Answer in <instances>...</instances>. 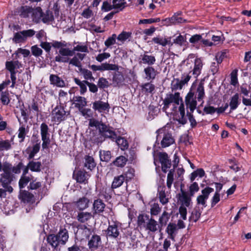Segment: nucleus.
<instances>
[{
    "instance_id": "f704fd0d",
    "label": "nucleus",
    "mask_w": 251,
    "mask_h": 251,
    "mask_svg": "<svg viewBox=\"0 0 251 251\" xmlns=\"http://www.w3.org/2000/svg\"><path fill=\"white\" fill-rule=\"evenodd\" d=\"M127 160L125 156L121 155L116 157L111 164L117 167L123 168L126 165Z\"/></svg>"
},
{
    "instance_id": "09e8293b",
    "label": "nucleus",
    "mask_w": 251,
    "mask_h": 251,
    "mask_svg": "<svg viewBox=\"0 0 251 251\" xmlns=\"http://www.w3.org/2000/svg\"><path fill=\"white\" fill-rule=\"evenodd\" d=\"M134 169L132 168H128L126 171L124 172L122 175L123 176L126 182L131 180L134 176Z\"/></svg>"
},
{
    "instance_id": "864d4df0",
    "label": "nucleus",
    "mask_w": 251,
    "mask_h": 251,
    "mask_svg": "<svg viewBox=\"0 0 251 251\" xmlns=\"http://www.w3.org/2000/svg\"><path fill=\"white\" fill-rule=\"evenodd\" d=\"M228 161V163L230 164L229 168L230 169L235 172L240 171L241 167L239 166V163L235 158L229 159Z\"/></svg>"
},
{
    "instance_id": "2eb2a0df",
    "label": "nucleus",
    "mask_w": 251,
    "mask_h": 251,
    "mask_svg": "<svg viewBox=\"0 0 251 251\" xmlns=\"http://www.w3.org/2000/svg\"><path fill=\"white\" fill-rule=\"evenodd\" d=\"M101 244V238L99 235L95 234L92 235L89 240L88 246L91 251L97 250Z\"/></svg>"
},
{
    "instance_id": "7ed1b4c3",
    "label": "nucleus",
    "mask_w": 251,
    "mask_h": 251,
    "mask_svg": "<svg viewBox=\"0 0 251 251\" xmlns=\"http://www.w3.org/2000/svg\"><path fill=\"white\" fill-rule=\"evenodd\" d=\"M182 102V99L180 97L179 92H175V94L169 93L166 94V97L163 100V111L168 109L172 103L176 105H179V102Z\"/></svg>"
},
{
    "instance_id": "a19ab883",
    "label": "nucleus",
    "mask_w": 251,
    "mask_h": 251,
    "mask_svg": "<svg viewBox=\"0 0 251 251\" xmlns=\"http://www.w3.org/2000/svg\"><path fill=\"white\" fill-rule=\"evenodd\" d=\"M239 95L238 93L235 94L230 99L229 102V106L230 110H234L236 109L240 104L239 101Z\"/></svg>"
},
{
    "instance_id": "6e6552de",
    "label": "nucleus",
    "mask_w": 251,
    "mask_h": 251,
    "mask_svg": "<svg viewBox=\"0 0 251 251\" xmlns=\"http://www.w3.org/2000/svg\"><path fill=\"white\" fill-rule=\"evenodd\" d=\"M72 101H73L75 107L81 111L83 115L84 116L86 114L85 112V111H87V112L91 111L90 109H83L84 107L87 105V101L85 98L79 96H74Z\"/></svg>"
},
{
    "instance_id": "393cba45",
    "label": "nucleus",
    "mask_w": 251,
    "mask_h": 251,
    "mask_svg": "<svg viewBox=\"0 0 251 251\" xmlns=\"http://www.w3.org/2000/svg\"><path fill=\"white\" fill-rule=\"evenodd\" d=\"M158 226L157 222L154 219L151 218L148 221L146 222L144 228L146 230L149 232L154 233L158 230Z\"/></svg>"
},
{
    "instance_id": "774afa93",
    "label": "nucleus",
    "mask_w": 251,
    "mask_h": 251,
    "mask_svg": "<svg viewBox=\"0 0 251 251\" xmlns=\"http://www.w3.org/2000/svg\"><path fill=\"white\" fill-rule=\"evenodd\" d=\"M31 53L35 57H39L42 54L43 50L37 45H34L31 48Z\"/></svg>"
},
{
    "instance_id": "6ab92c4d",
    "label": "nucleus",
    "mask_w": 251,
    "mask_h": 251,
    "mask_svg": "<svg viewBox=\"0 0 251 251\" xmlns=\"http://www.w3.org/2000/svg\"><path fill=\"white\" fill-rule=\"evenodd\" d=\"M49 79L50 84L51 85L59 88H63L66 86L64 80L57 75H50Z\"/></svg>"
},
{
    "instance_id": "9b49d317",
    "label": "nucleus",
    "mask_w": 251,
    "mask_h": 251,
    "mask_svg": "<svg viewBox=\"0 0 251 251\" xmlns=\"http://www.w3.org/2000/svg\"><path fill=\"white\" fill-rule=\"evenodd\" d=\"M110 107L108 102H103L100 100H96L93 102L92 108L99 113L108 112Z\"/></svg>"
},
{
    "instance_id": "5701e85b",
    "label": "nucleus",
    "mask_w": 251,
    "mask_h": 251,
    "mask_svg": "<svg viewBox=\"0 0 251 251\" xmlns=\"http://www.w3.org/2000/svg\"><path fill=\"white\" fill-rule=\"evenodd\" d=\"M56 235L59 240L60 245H64L68 240V231L65 227H60Z\"/></svg>"
},
{
    "instance_id": "c85d7f7f",
    "label": "nucleus",
    "mask_w": 251,
    "mask_h": 251,
    "mask_svg": "<svg viewBox=\"0 0 251 251\" xmlns=\"http://www.w3.org/2000/svg\"><path fill=\"white\" fill-rule=\"evenodd\" d=\"M177 226L175 223H169L166 229V232L168 234V238L172 240L175 241V232L177 230Z\"/></svg>"
},
{
    "instance_id": "680f3d73",
    "label": "nucleus",
    "mask_w": 251,
    "mask_h": 251,
    "mask_svg": "<svg viewBox=\"0 0 251 251\" xmlns=\"http://www.w3.org/2000/svg\"><path fill=\"white\" fill-rule=\"evenodd\" d=\"M175 169H171L167 175V186L168 188H171L174 181V175L175 173Z\"/></svg>"
},
{
    "instance_id": "bb28decb",
    "label": "nucleus",
    "mask_w": 251,
    "mask_h": 251,
    "mask_svg": "<svg viewBox=\"0 0 251 251\" xmlns=\"http://www.w3.org/2000/svg\"><path fill=\"white\" fill-rule=\"evenodd\" d=\"M145 78L148 80H153L157 75V71L152 66H148L144 69Z\"/></svg>"
},
{
    "instance_id": "69168bd1",
    "label": "nucleus",
    "mask_w": 251,
    "mask_h": 251,
    "mask_svg": "<svg viewBox=\"0 0 251 251\" xmlns=\"http://www.w3.org/2000/svg\"><path fill=\"white\" fill-rule=\"evenodd\" d=\"M131 36V33L123 31L117 37L118 40L124 42Z\"/></svg>"
},
{
    "instance_id": "39448f33",
    "label": "nucleus",
    "mask_w": 251,
    "mask_h": 251,
    "mask_svg": "<svg viewBox=\"0 0 251 251\" xmlns=\"http://www.w3.org/2000/svg\"><path fill=\"white\" fill-rule=\"evenodd\" d=\"M195 82H194L191 86L190 90L187 93V95L185 98V102L186 106L187 109H189L190 111L193 112L197 107V101L196 99V96L195 94V92L192 91V88L195 85Z\"/></svg>"
},
{
    "instance_id": "37998d69",
    "label": "nucleus",
    "mask_w": 251,
    "mask_h": 251,
    "mask_svg": "<svg viewBox=\"0 0 251 251\" xmlns=\"http://www.w3.org/2000/svg\"><path fill=\"white\" fill-rule=\"evenodd\" d=\"M115 141L123 151L127 149L128 147V142L124 137L117 136V138H116Z\"/></svg>"
},
{
    "instance_id": "052dcab7",
    "label": "nucleus",
    "mask_w": 251,
    "mask_h": 251,
    "mask_svg": "<svg viewBox=\"0 0 251 251\" xmlns=\"http://www.w3.org/2000/svg\"><path fill=\"white\" fill-rule=\"evenodd\" d=\"M104 125V123L102 122H100L95 119H91L89 122V126L90 127H95L100 131V128L102 127V125Z\"/></svg>"
},
{
    "instance_id": "ddd939ff",
    "label": "nucleus",
    "mask_w": 251,
    "mask_h": 251,
    "mask_svg": "<svg viewBox=\"0 0 251 251\" xmlns=\"http://www.w3.org/2000/svg\"><path fill=\"white\" fill-rule=\"evenodd\" d=\"M126 2H121L118 4H113V5H111L107 1H104L102 3L101 10L104 12H108L114 8L120 9V11H122L126 7Z\"/></svg>"
},
{
    "instance_id": "423d86ee",
    "label": "nucleus",
    "mask_w": 251,
    "mask_h": 251,
    "mask_svg": "<svg viewBox=\"0 0 251 251\" xmlns=\"http://www.w3.org/2000/svg\"><path fill=\"white\" fill-rule=\"evenodd\" d=\"M15 178V175L13 174L2 173L0 177V183L3 188L6 189L7 192L11 193L13 192V189L11 186V183Z\"/></svg>"
},
{
    "instance_id": "f8f14e48",
    "label": "nucleus",
    "mask_w": 251,
    "mask_h": 251,
    "mask_svg": "<svg viewBox=\"0 0 251 251\" xmlns=\"http://www.w3.org/2000/svg\"><path fill=\"white\" fill-rule=\"evenodd\" d=\"M52 113L54 114V120L57 122L60 123L65 119L66 111L61 105L56 106L53 110Z\"/></svg>"
},
{
    "instance_id": "a211bd4d",
    "label": "nucleus",
    "mask_w": 251,
    "mask_h": 251,
    "mask_svg": "<svg viewBox=\"0 0 251 251\" xmlns=\"http://www.w3.org/2000/svg\"><path fill=\"white\" fill-rule=\"evenodd\" d=\"M203 67V63L202 60L200 58H196L194 60V66L192 71H190L189 73L192 72V74L194 77L197 78L201 74V71Z\"/></svg>"
},
{
    "instance_id": "a878e982",
    "label": "nucleus",
    "mask_w": 251,
    "mask_h": 251,
    "mask_svg": "<svg viewBox=\"0 0 251 251\" xmlns=\"http://www.w3.org/2000/svg\"><path fill=\"white\" fill-rule=\"evenodd\" d=\"M204 81V79L201 80L196 90V94L195 95L198 101L202 100L205 97Z\"/></svg>"
},
{
    "instance_id": "8fccbe9b",
    "label": "nucleus",
    "mask_w": 251,
    "mask_h": 251,
    "mask_svg": "<svg viewBox=\"0 0 251 251\" xmlns=\"http://www.w3.org/2000/svg\"><path fill=\"white\" fill-rule=\"evenodd\" d=\"M28 129L25 128V126L24 125H22L20 126L18 129V137L20 139V142H23L24 141L25 136L28 133Z\"/></svg>"
},
{
    "instance_id": "2f4dec72",
    "label": "nucleus",
    "mask_w": 251,
    "mask_h": 251,
    "mask_svg": "<svg viewBox=\"0 0 251 251\" xmlns=\"http://www.w3.org/2000/svg\"><path fill=\"white\" fill-rule=\"evenodd\" d=\"M19 197L22 201L29 202L32 200L34 195L28 191L20 190Z\"/></svg>"
},
{
    "instance_id": "603ef678",
    "label": "nucleus",
    "mask_w": 251,
    "mask_h": 251,
    "mask_svg": "<svg viewBox=\"0 0 251 251\" xmlns=\"http://www.w3.org/2000/svg\"><path fill=\"white\" fill-rule=\"evenodd\" d=\"M124 77L123 75L120 72L115 74L113 77V83H116L117 85L120 86L122 85L124 81Z\"/></svg>"
},
{
    "instance_id": "49530a36",
    "label": "nucleus",
    "mask_w": 251,
    "mask_h": 251,
    "mask_svg": "<svg viewBox=\"0 0 251 251\" xmlns=\"http://www.w3.org/2000/svg\"><path fill=\"white\" fill-rule=\"evenodd\" d=\"M150 219V216L144 214H140L137 217V225L138 226L142 227H144L146 225V221H148Z\"/></svg>"
},
{
    "instance_id": "338daca9",
    "label": "nucleus",
    "mask_w": 251,
    "mask_h": 251,
    "mask_svg": "<svg viewBox=\"0 0 251 251\" xmlns=\"http://www.w3.org/2000/svg\"><path fill=\"white\" fill-rule=\"evenodd\" d=\"M42 186L41 182H37L36 180H33L30 182L29 185L27 186L28 190H37Z\"/></svg>"
},
{
    "instance_id": "c03bdc74",
    "label": "nucleus",
    "mask_w": 251,
    "mask_h": 251,
    "mask_svg": "<svg viewBox=\"0 0 251 251\" xmlns=\"http://www.w3.org/2000/svg\"><path fill=\"white\" fill-rule=\"evenodd\" d=\"M28 166L31 172H39L41 171L42 164L41 162L31 160L28 162Z\"/></svg>"
},
{
    "instance_id": "e2e57ef3",
    "label": "nucleus",
    "mask_w": 251,
    "mask_h": 251,
    "mask_svg": "<svg viewBox=\"0 0 251 251\" xmlns=\"http://www.w3.org/2000/svg\"><path fill=\"white\" fill-rule=\"evenodd\" d=\"M201 213L199 209H194L189 217V220L194 222H197L201 217Z\"/></svg>"
},
{
    "instance_id": "9d476101",
    "label": "nucleus",
    "mask_w": 251,
    "mask_h": 251,
    "mask_svg": "<svg viewBox=\"0 0 251 251\" xmlns=\"http://www.w3.org/2000/svg\"><path fill=\"white\" fill-rule=\"evenodd\" d=\"M73 177L78 183H85L88 179L87 173L83 169L75 170L73 172Z\"/></svg>"
},
{
    "instance_id": "e433bc0d",
    "label": "nucleus",
    "mask_w": 251,
    "mask_h": 251,
    "mask_svg": "<svg viewBox=\"0 0 251 251\" xmlns=\"http://www.w3.org/2000/svg\"><path fill=\"white\" fill-rule=\"evenodd\" d=\"M125 181L123 176L122 175L115 176L112 183V189H116L121 186Z\"/></svg>"
},
{
    "instance_id": "7c9ffc66",
    "label": "nucleus",
    "mask_w": 251,
    "mask_h": 251,
    "mask_svg": "<svg viewBox=\"0 0 251 251\" xmlns=\"http://www.w3.org/2000/svg\"><path fill=\"white\" fill-rule=\"evenodd\" d=\"M47 241L54 249L60 244L56 234H49L47 238Z\"/></svg>"
},
{
    "instance_id": "aec40b11",
    "label": "nucleus",
    "mask_w": 251,
    "mask_h": 251,
    "mask_svg": "<svg viewBox=\"0 0 251 251\" xmlns=\"http://www.w3.org/2000/svg\"><path fill=\"white\" fill-rule=\"evenodd\" d=\"M105 204L100 199L95 200L93 204V210L94 213L100 214L102 213L105 207Z\"/></svg>"
},
{
    "instance_id": "ea45409f",
    "label": "nucleus",
    "mask_w": 251,
    "mask_h": 251,
    "mask_svg": "<svg viewBox=\"0 0 251 251\" xmlns=\"http://www.w3.org/2000/svg\"><path fill=\"white\" fill-rule=\"evenodd\" d=\"M92 217V215L90 212H80L78 213L77 219L80 223H84L90 220Z\"/></svg>"
},
{
    "instance_id": "dca6fc26",
    "label": "nucleus",
    "mask_w": 251,
    "mask_h": 251,
    "mask_svg": "<svg viewBox=\"0 0 251 251\" xmlns=\"http://www.w3.org/2000/svg\"><path fill=\"white\" fill-rule=\"evenodd\" d=\"M180 191L181 193L177 194L176 197L184 206L188 207L190 205L191 198L189 196L188 193L182 188L180 189Z\"/></svg>"
},
{
    "instance_id": "20e7f679",
    "label": "nucleus",
    "mask_w": 251,
    "mask_h": 251,
    "mask_svg": "<svg viewBox=\"0 0 251 251\" xmlns=\"http://www.w3.org/2000/svg\"><path fill=\"white\" fill-rule=\"evenodd\" d=\"M40 134L43 141L42 144L43 150L49 149L51 141L50 138L49 127L45 123H42L40 125Z\"/></svg>"
},
{
    "instance_id": "bf43d9fd",
    "label": "nucleus",
    "mask_w": 251,
    "mask_h": 251,
    "mask_svg": "<svg viewBox=\"0 0 251 251\" xmlns=\"http://www.w3.org/2000/svg\"><path fill=\"white\" fill-rule=\"evenodd\" d=\"M237 76L238 70L234 69L230 74V84L234 86H236L238 84Z\"/></svg>"
},
{
    "instance_id": "58836bf2",
    "label": "nucleus",
    "mask_w": 251,
    "mask_h": 251,
    "mask_svg": "<svg viewBox=\"0 0 251 251\" xmlns=\"http://www.w3.org/2000/svg\"><path fill=\"white\" fill-rule=\"evenodd\" d=\"M155 61L156 59L153 55H150L146 53L142 55V62L143 64H148V66H151L155 63Z\"/></svg>"
},
{
    "instance_id": "de8ad7c7",
    "label": "nucleus",
    "mask_w": 251,
    "mask_h": 251,
    "mask_svg": "<svg viewBox=\"0 0 251 251\" xmlns=\"http://www.w3.org/2000/svg\"><path fill=\"white\" fill-rule=\"evenodd\" d=\"M42 18V21L45 24L52 22L54 20L52 11L49 9L47 10L45 13L43 12V16Z\"/></svg>"
},
{
    "instance_id": "f3484780",
    "label": "nucleus",
    "mask_w": 251,
    "mask_h": 251,
    "mask_svg": "<svg viewBox=\"0 0 251 251\" xmlns=\"http://www.w3.org/2000/svg\"><path fill=\"white\" fill-rule=\"evenodd\" d=\"M183 13L181 11H177L169 19L170 23L173 25L177 24L186 23L187 22V20L182 17Z\"/></svg>"
},
{
    "instance_id": "a18cd8bd",
    "label": "nucleus",
    "mask_w": 251,
    "mask_h": 251,
    "mask_svg": "<svg viewBox=\"0 0 251 251\" xmlns=\"http://www.w3.org/2000/svg\"><path fill=\"white\" fill-rule=\"evenodd\" d=\"M99 155L100 161L106 162H108L112 157L111 151H109L100 150Z\"/></svg>"
},
{
    "instance_id": "0eeeda50",
    "label": "nucleus",
    "mask_w": 251,
    "mask_h": 251,
    "mask_svg": "<svg viewBox=\"0 0 251 251\" xmlns=\"http://www.w3.org/2000/svg\"><path fill=\"white\" fill-rule=\"evenodd\" d=\"M109 225L107 228L104 230V233L107 238L116 239L118 238L120 232L118 228V223L113 221L112 224L108 222Z\"/></svg>"
},
{
    "instance_id": "1a4fd4ad",
    "label": "nucleus",
    "mask_w": 251,
    "mask_h": 251,
    "mask_svg": "<svg viewBox=\"0 0 251 251\" xmlns=\"http://www.w3.org/2000/svg\"><path fill=\"white\" fill-rule=\"evenodd\" d=\"M158 156L159 162L161 164L162 171L163 173H166L168 171V169L171 167V160L168 154L165 152H159Z\"/></svg>"
},
{
    "instance_id": "cd10ccee",
    "label": "nucleus",
    "mask_w": 251,
    "mask_h": 251,
    "mask_svg": "<svg viewBox=\"0 0 251 251\" xmlns=\"http://www.w3.org/2000/svg\"><path fill=\"white\" fill-rule=\"evenodd\" d=\"M172 46L174 44L179 47L186 46L188 45L186 34L185 35L179 34L178 36H176V38L173 39V41L172 42Z\"/></svg>"
},
{
    "instance_id": "79ce46f5",
    "label": "nucleus",
    "mask_w": 251,
    "mask_h": 251,
    "mask_svg": "<svg viewBox=\"0 0 251 251\" xmlns=\"http://www.w3.org/2000/svg\"><path fill=\"white\" fill-rule=\"evenodd\" d=\"M141 87L143 92L147 95L153 94L154 93L155 86L153 84L149 82L145 83L141 86Z\"/></svg>"
},
{
    "instance_id": "4d7b16f0",
    "label": "nucleus",
    "mask_w": 251,
    "mask_h": 251,
    "mask_svg": "<svg viewBox=\"0 0 251 251\" xmlns=\"http://www.w3.org/2000/svg\"><path fill=\"white\" fill-rule=\"evenodd\" d=\"M102 71H118L119 67L117 65L104 63L101 64Z\"/></svg>"
},
{
    "instance_id": "3c124183",
    "label": "nucleus",
    "mask_w": 251,
    "mask_h": 251,
    "mask_svg": "<svg viewBox=\"0 0 251 251\" xmlns=\"http://www.w3.org/2000/svg\"><path fill=\"white\" fill-rule=\"evenodd\" d=\"M79 71L81 73V74L83 75L84 78H85V80H94V78L92 75V72L85 68H82L80 67L79 68Z\"/></svg>"
},
{
    "instance_id": "f257e3e1",
    "label": "nucleus",
    "mask_w": 251,
    "mask_h": 251,
    "mask_svg": "<svg viewBox=\"0 0 251 251\" xmlns=\"http://www.w3.org/2000/svg\"><path fill=\"white\" fill-rule=\"evenodd\" d=\"M92 135L90 138V140L93 143L99 145L101 144L106 139H109L114 142L117 138V133L114 130L113 127L106 125L105 124L102 125L100 128L99 133L97 134L94 131H92Z\"/></svg>"
},
{
    "instance_id": "c756f323",
    "label": "nucleus",
    "mask_w": 251,
    "mask_h": 251,
    "mask_svg": "<svg viewBox=\"0 0 251 251\" xmlns=\"http://www.w3.org/2000/svg\"><path fill=\"white\" fill-rule=\"evenodd\" d=\"M31 16L33 20L38 23L43 16V12L41 7L37 6L34 8H32Z\"/></svg>"
},
{
    "instance_id": "c9c22d12",
    "label": "nucleus",
    "mask_w": 251,
    "mask_h": 251,
    "mask_svg": "<svg viewBox=\"0 0 251 251\" xmlns=\"http://www.w3.org/2000/svg\"><path fill=\"white\" fill-rule=\"evenodd\" d=\"M170 219V215L166 211H164L161 217L159 219V225L158 228L160 232L162 229V227L165 226Z\"/></svg>"
},
{
    "instance_id": "0e129e2a",
    "label": "nucleus",
    "mask_w": 251,
    "mask_h": 251,
    "mask_svg": "<svg viewBox=\"0 0 251 251\" xmlns=\"http://www.w3.org/2000/svg\"><path fill=\"white\" fill-rule=\"evenodd\" d=\"M98 86L100 89H104L109 87V84L107 80L103 77H100L98 81Z\"/></svg>"
},
{
    "instance_id": "13d9d810",
    "label": "nucleus",
    "mask_w": 251,
    "mask_h": 251,
    "mask_svg": "<svg viewBox=\"0 0 251 251\" xmlns=\"http://www.w3.org/2000/svg\"><path fill=\"white\" fill-rule=\"evenodd\" d=\"M30 182V178L29 176H21L19 181V187L20 190L24 188Z\"/></svg>"
},
{
    "instance_id": "4be33fe9",
    "label": "nucleus",
    "mask_w": 251,
    "mask_h": 251,
    "mask_svg": "<svg viewBox=\"0 0 251 251\" xmlns=\"http://www.w3.org/2000/svg\"><path fill=\"white\" fill-rule=\"evenodd\" d=\"M171 40V37H169L167 38H165L158 36L153 37L152 39V42L155 44L161 45L163 47H165L167 45L169 47H172V44Z\"/></svg>"
},
{
    "instance_id": "f03ea898",
    "label": "nucleus",
    "mask_w": 251,
    "mask_h": 251,
    "mask_svg": "<svg viewBox=\"0 0 251 251\" xmlns=\"http://www.w3.org/2000/svg\"><path fill=\"white\" fill-rule=\"evenodd\" d=\"M156 141H159L162 138L161 141V145L162 148L168 147L175 143V139L172 137V134L169 132H165L164 130L159 129L156 131Z\"/></svg>"
},
{
    "instance_id": "72a5a7b5",
    "label": "nucleus",
    "mask_w": 251,
    "mask_h": 251,
    "mask_svg": "<svg viewBox=\"0 0 251 251\" xmlns=\"http://www.w3.org/2000/svg\"><path fill=\"white\" fill-rule=\"evenodd\" d=\"M96 166L94 159L92 156L86 155L84 157V167L90 171L93 170Z\"/></svg>"
},
{
    "instance_id": "412c9836",
    "label": "nucleus",
    "mask_w": 251,
    "mask_h": 251,
    "mask_svg": "<svg viewBox=\"0 0 251 251\" xmlns=\"http://www.w3.org/2000/svg\"><path fill=\"white\" fill-rule=\"evenodd\" d=\"M22 67V64L18 60L7 61L5 62V69L10 73L17 72L16 69H20Z\"/></svg>"
},
{
    "instance_id": "4468645a",
    "label": "nucleus",
    "mask_w": 251,
    "mask_h": 251,
    "mask_svg": "<svg viewBox=\"0 0 251 251\" xmlns=\"http://www.w3.org/2000/svg\"><path fill=\"white\" fill-rule=\"evenodd\" d=\"M36 142L37 143L32 147H28L25 151L26 153L28 154L27 159L29 160L32 159L35 155L40 151L41 142L39 140H37Z\"/></svg>"
},
{
    "instance_id": "b1692460",
    "label": "nucleus",
    "mask_w": 251,
    "mask_h": 251,
    "mask_svg": "<svg viewBox=\"0 0 251 251\" xmlns=\"http://www.w3.org/2000/svg\"><path fill=\"white\" fill-rule=\"evenodd\" d=\"M32 7L27 5L21 6L17 9V12L21 18H27L31 13Z\"/></svg>"
},
{
    "instance_id": "5fc2aeb1",
    "label": "nucleus",
    "mask_w": 251,
    "mask_h": 251,
    "mask_svg": "<svg viewBox=\"0 0 251 251\" xmlns=\"http://www.w3.org/2000/svg\"><path fill=\"white\" fill-rule=\"evenodd\" d=\"M12 148L10 141L8 140L0 141V151H8Z\"/></svg>"
},
{
    "instance_id": "6e6d98bb",
    "label": "nucleus",
    "mask_w": 251,
    "mask_h": 251,
    "mask_svg": "<svg viewBox=\"0 0 251 251\" xmlns=\"http://www.w3.org/2000/svg\"><path fill=\"white\" fill-rule=\"evenodd\" d=\"M0 100L3 105H8L9 103L10 100L8 91H2L1 92Z\"/></svg>"
},
{
    "instance_id": "473e14b6",
    "label": "nucleus",
    "mask_w": 251,
    "mask_h": 251,
    "mask_svg": "<svg viewBox=\"0 0 251 251\" xmlns=\"http://www.w3.org/2000/svg\"><path fill=\"white\" fill-rule=\"evenodd\" d=\"M89 200L86 197L79 198L75 202V206L80 210H83L88 207Z\"/></svg>"
},
{
    "instance_id": "4c0bfd02",
    "label": "nucleus",
    "mask_w": 251,
    "mask_h": 251,
    "mask_svg": "<svg viewBox=\"0 0 251 251\" xmlns=\"http://www.w3.org/2000/svg\"><path fill=\"white\" fill-rule=\"evenodd\" d=\"M74 82L80 87V93L81 95H83L87 92V83L88 82L87 80H83L81 81L78 78H74Z\"/></svg>"
}]
</instances>
